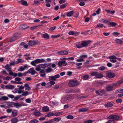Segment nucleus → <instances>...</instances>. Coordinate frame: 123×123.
I'll list each match as a JSON object with an SVG mask.
<instances>
[{"mask_svg": "<svg viewBox=\"0 0 123 123\" xmlns=\"http://www.w3.org/2000/svg\"><path fill=\"white\" fill-rule=\"evenodd\" d=\"M100 96H105L108 95L106 91L104 90V89L100 90Z\"/></svg>", "mask_w": 123, "mask_h": 123, "instance_id": "nucleus-8", "label": "nucleus"}, {"mask_svg": "<svg viewBox=\"0 0 123 123\" xmlns=\"http://www.w3.org/2000/svg\"><path fill=\"white\" fill-rule=\"evenodd\" d=\"M79 84V82L75 80H70L68 83V85L71 87L77 86Z\"/></svg>", "mask_w": 123, "mask_h": 123, "instance_id": "nucleus-1", "label": "nucleus"}, {"mask_svg": "<svg viewBox=\"0 0 123 123\" xmlns=\"http://www.w3.org/2000/svg\"><path fill=\"white\" fill-rule=\"evenodd\" d=\"M114 115H110L108 117L107 119H113Z\"/></svg>", "mask_w": 123, "mask_h": 123, "instance_id": "nucleus-57", "label": "nucleus"}, {"mask_svg": "<svg viewBox=\"0 0 123 123\" xmlns=\"http://www.w3.org/2000/svg\"><path fill=\"white\" fill-rule=\"evenodd\" d=\"M107 91H112L113 90V86L109 85L106 87V88Z\"/></svg>", "mask_w": 123, "mask_h": 123, "instance_id": "nucleus-16", "label": "nucleus"}, {"mask_svg": "<svg viewBox=\"0 0 123 123\" xmlns=\"http://www.w3.org/2000/svg\"><path fill=\"white\" fill-rule=\"evenodd\" d=\"M13 105L14 106H16L18 108L22 106L21 105L19 104L18 102L14 103Z\"/></svg>", "mask_w": 123, "mask_h": 123, "instance_id": "nucleus-31", "label": "nucleus"}, {"mask_svg": "<svg viewBox=\"0 0 123 123\" xmlns=\"http://www.w3.org/2000/svg\"><path fill=\"white\" fill-rule=\"evenodd\" d=\"M60 35H52L51 36V37L52 38H57L59 37Z\"/></svg>", "mask_w": 123, "mask_h": 123, "instance_id": "nucleus-53", "label": "nucleus"}, {"mask_svg": "<svg viewBox=\"0 0 123 123\" xmlns=\"http://www.w3.org/2000/svg\"><path fill=\"white\" fill-rule=\"evenodd\" d=\"M34 61L35 62V63L36 64L45 62V60L43 59H37L34 60Z\"/></svg>", "mask_w": 123, "mask_h": 123, "instance_id": "nucleus-11", "label": "nucleus"}, {"mask_svg": "<svg viewBox=\"0 0 123 123\" xmlns=\"http://www.w3.org/2000/svg\"><path fill=\"white\" fill-rule=\"evenodd\" d=\"M38 67H40L43 68H45L47 67L48 66V65L47 64L45 63L44 64H39L38 65Z\"/></svg>", "mask_w": 123, "mask_h": 123, "instance_id": "nucleus-15", "label": "nucleus"}, {"mask_svg": "<svg viewBox=\"0 0 123 123\" xmlns=\"http://www.w3.org/2000/svg\"><path fill=\"white\" fill-rule=\"evenodd\" d=\"M117 24L115 22H110L109 23V25H110L109 26V27H110L111 26H114L116 25H117Z\"/></svg>", "mask_w": 123, "mask_h": 123, "instance_id": "nucleus-29", "label": "nucleus"}, {"mask_svg": "<svg viewBox=\"0 0 123 123\" xmlns=\"http://www.w3.org/2000/svg\"><path fill=\"white\" fill-rule=\"evenodd\" d=\"M29 94V93H28V92L27 91H26L23 92V93L22 94V96H26Z\"/></svg>", "mask_w": 123, "mask_h": 123, "instance_id": "nucleus-47", "label": "nucleus"}, {"mask_svg": "<svg viewBox=\"0 0 123 123\" xmlns=\"http://www.w3.org/2000/svg\"><path fill=\"white\" fill-rule=\"evenodd\" d=\"M97 75H96V77L97 78H102L103 76V75L101 73L98 74V72L97 73Z\"/></svg>", "mask_w": 123, "mask_h": 123, "instance_id": "nucleus-27", "label": "nucleus"}, {"mask_svg": "<svg viewBox=\"0 0 123 123\" xmlns=\"http://www.w3.org/2000/svg\"><path fill=\"white\" fill-rule=\"evenodd\" d=\"M88 110V108H85L80 109L78 111L80 112H84L87 111Z\"/></svg>", "mask_w": 123, "mask_h": 123, "instance_id": "nucleus-14", "label": "nucleus"}, {"mask_svg": "<svg viewBox=\"0 0 123 123\" xmlns=\"http://www.w3.org/2000/svg\"><path fill=\"white\" fill-rule=\"evenodd\" d=\"M115 75L113 72H111L110 71L107 72L106 74V76L110 78H112L114 77Z\"/></svg>", "mask_w": 123, "mask_h": 123, "instance_id": "nucleus-4", "label": "nucleus"}, {"mask_svg": "<svg viewBox=\"0 0 123 123\" xmlns=\"http://www.w3.org/2000/svg\"><path fill=\"white\" fill-rule=\"evenodd\" d=\"M122 101L121 99H118L116 100V102L117 103H121Z\"/></svg>", "mask_w": 123, "mask_h": 123, "instance_id": "nucleus-46", "label": "nucleus"}, {"mask_svg": "<svg viewBox=\"0 0 123 123\" xmlns=\"http://www.w3.org/2000/svg\"><path fill=\"white\" fill-rule=\"evenodd\" d=\"M18 3H19L20 4L24 6H27L28 5L27 2L26 1L24 0H21V1H19Z\"/></svg>", "mask_w": 123, "mask_h": 123, "instance_id": "nucleus-10", "label": "nucleus"}, {"mask_svg": "<svg viewBox=\"0 0 123 123\" xmlns=\"http://www.w3.org/2000/svg\"><path fill=\"white\" fill-rule=\"evenodd\" d=\"M39 43L37 40H34L29 41L28 43L29 46H31L33 45H37Z\"/></svg>", "mask_w": 123, "mask_h": 123, "instance_id": "nucleus-3", "label": "nucleus"}, {"mask_svg": "<svg viewBox=\"0 0 123 123\" xmlns=\"http://www.w3.org/2000/svg\"><path fill=\"white\" fill-rule=\"evenodd\" d=\"M49 80L55 81L56 80V78L60 77V76L59 74H57L54 76H49Z\"/></svg>", "mask_w": 123, "mask_h": 123, "instance_id": "nucleus-5", "label": "nucleus"}, {"mask_svg": "<svg viewBox=\"0 0 123 123\" xmlns=\"http://www.w3.org/2000/svg\"><path fill=\"white\" fill-rule=\"evenodd\" d=\"M2 73L3 74H6V75H8V74L6 73V71L5 70H3L2 71Z\"/></svg>", "mask_w": 123, "mask_h": 123, "instance_id": "nucleus-61", "label": "nucleus"}, {"mask_svg": "<svg viewBox=\"0 0 123 123\" xmlns=\"http://www.w3.org/2000/svg\"><path fill=\"white\" fill-rule=\"evenodd\" d=\"M17 112L16 110H14L12 112V116L13 117H14L17 116Z\"/></svg>", "mask_w": 123, "mask_h": 123, "instance_id": "nucleus-26", "label": "nucleus"}, {"mask_svg": "<svg viewBox=\"0 0 123 123\" xmlns=\"http://www.w3.org/2000/svg\"><path fill=\"white\" fill-rule=\"evenodd\" d=\"M8 96L11 98H14V96L10 94L8 95Z\"/></svg>", "mask_w": 123, "mask_h": 123, "instance_id": "nucleus-62", "label": "nucleus"}, {"mask_svg": "<svg viewBox=\"0 0 123 123\" xmlns=\"http://www.w3.org/2000/svg\"><path fill=\"white\" fill-rule=\"evenodd\" d=\"M92 120H86L84 122V123H92Z\"/></svg>", "mask_w": 123, "mask_h": 123, "instance_id": "nucleus-45", "label": "nucleus"}, {"mask_svg": "<svg viewBox=\"0 0 123 123\" xmlns=\"http://www.w3.org/2000/svg\"><path fill=\"white\" fill-rule=\"evenodd\" d=\"M38 121L36 119H33L31 120L30 123H37Z\"/></svg>", "mask_w": 123, "mask_h": 123, "instance_id": "nucleus-33", "label": "nucleus"}, {"mask_svg": "<svg viewBox=\"0 0 123 123\" xmlns=\"http://www.w3.org/2000/svg\"><path fill=\"white\" fill-rule=\"evenodd\" d=\"M76 47L77 48H80L82 47V46H81V44L79 43L76 46Z\"/></svg>", "mask_w": 123, "mask_h": 123, "instance_id": "nucleus-51", "label": "nucleus"}, {"mask_svg": "<svg viewBox=\"0 0 123 123\" xmlns=\"http://www.w3.org/2000/svg\"><path fill=\"white\" fill-rule=\"evenodd\" d=\"M72 93H75L80 92V90L79 88L72 89Z\"/></svg>", "mask_w": 123, "mask_h": 123, "instance_id": "nucleus-22", "label": "nucleus"}, {"mask_svg": "<svg viewBox=\"0 0 123 123\" xmlns=\"http://www.w3.org/2000/svg\"><path fill=\"white\" fill-rule=\"evenodd\" d=\"M74 13V12L73 11H71L68 12L67 13V16L68 17H71Z\"/></svg>", "mask_w": 123, "mask_h": 123, "instance_id": "nucleus-28", "label": "nucleus"}, {"mask_svg": "<svg viewBox=\"0 0 123 123\" xmlns=\"http://www.w3.org/2000/svg\"><path fill=\"white\" fill-rule=\"evenodd\" d=\"M42 37H43L46 39H48L49 38V35L46 33L42 34Z\"/></svg>", "mask_w": 123, "mask_h": 123, "instance_id": "nucleus-18", "label": "nucleus"}, {"mask_svg": "<svg viewBox=\"0 0 123 123\" xmlns=\"http://www.w3.org/2000/svg\"><path fill=\"white\" fill-rule=\"evenodd\" d=\"M84 61L83 59V58H80L79 59H77L76 60V61L77 62H81L82 61Z\"/></svg>", "mask_w": 123, "mask_h": 123, "instance_id": "nucleus-54", "label": "nucleus"}, {"mask_svg": "<svg viewBox=\"0 0 123 123\" xmlns=\"http://www.w3.org/2000/svg\"><path fill=\"white\" fill-rule=\"evenodd\" d=\"M122 82L121 80H119L116 83L113 84L112 85L113 86H119Z\"/></svg>", "mask_w": 123, "mask_h": 123, "instance_id": "nucleus-13", "label": "nucleus"}, {"mask_svg": "<svg viewBox=\"0 0 123 123\" xmlns=\"http://www.w3.org/2000/svg\"><path fill=\"white\" fill-rule=\"evenodd\" d=\"M15 80L17 81H19L21 80V79L19 77H16L15 78Z\"/></svg>", "mask_w": 123, "mask_h": 123, "instance_id": "nucleus-59", "label": "nucleus"}, {"mask_svg": "<svg viewBox=\"0 0 123 123\" xmlns=\"http://www.w3.org/2000/svg\"><path fill=\"white\" fill-rule=\"evenodd\" d=\"M5 68L6 69L8 72L11 70V68L7 66H5Z\"/></svg>", "mask_w": 123, "mask_h": 123, "instance_id": "nucleus-43", "label": "nucleus"}, {"mask_svg": "<svg viewBox=\"0 0 123 123\" xmlns=\"http://www.w3.org/2000/svg\"><path fill=\"white\" fill-rule=\"evenodd\" d=\"M33 114L36 117H38L41 115V113L39 111H35L33 113Z\"/></svg>", "mask_w": 123, "mask_h": 123, "instance_id": "nucleus-24", "label": "nucleus"}, {"mask_svg": "<svg viewBox=\"0 0 123 123\" xmlns=\"http://www.w3.org/2000/svg\"><path fill=\"white\" fill-rule=\"evenodd\" d=\"M20 36V34L19 33L15 34L11 38L10 42H11L14 41L18 38Z\"/></svg>", "mask_w": 123, "mask_h": 123, "instance_id": "nucleus-2", "label": "nucleus"}, {"mask_svg": "<svg viewBox=\"0 0 123 123\" xmlns=\"http://www.w3.org/2000/svg\"><path fill=\"white\" fill-rule=\"evenodd\" d=\"M68 4V3H66L63 4L61 6L60 8L61 9H63L64 8L66 7L67 5Z\"/></svg>", "mask_w": 123, "mask_h": 123, "instance_id": "nucleus-39", "label": "nucleus"}, {"mask_svg": "<svg viewBox=\"0 0 123 123\" xmlns=\"http://www.w3.org/2000/svg\"><path fill=\"white\" fill-rule=\"evenodd\" d=\"M61 119V118L60 117L55 118L53 119L54 121L58 122L60 121Z\"/></svg>", "mask_w": 123, "mask_h": 123, "instance_id": "nucleus-34", "label": "nucleus"}, {"mask_svg": "<svg viewBox=\"0 0 123 123\" xmlns=\"http://www.w3.org/2000/svg\"><path fill=\"white\" fill-rule=\"evenodd\" d=\"M105 68V67L104 66H101L99 67L98 69L99 70L102 71L104 70Z\"/></svg>", "mask_w": 123, "mask_h": 123, "instance_id": "nucleus-44", "label": "nucleus"}, {"mask_svg": "<svg viewBox=\"0 0 123 123\" xmlns=\"http://www.w3.org/2000/svg\"><path fill=\"white\" fill-rule=\"evenodd\" d=\"M117 43L119 44H123V41L119 39H117L115 40Z\"/></svg>", "mask_w": 123, "mask_h": 123, "instance_id": "nucleus-19", "label": "nucleus"}, {"mask_svg": "<svg viewBox=\"0 0 123 123\" xmlns=\"http://www.w3.org/2000/svg\"><path fill=\"white\" fill-rule=\"evenodd\" d=\"M68 64L67 63L64 61H60L58 63L57 65L59 66H66Z\"/></svg>", "mask_w": 123, "mask_h": 123, "instance_id": "nucleus-6", "label": "nucleus"}, {"mask_svg": "<svg viewBox=\"0 0 123 123\" xmlns=\"http://www.w3.org/2000/svg\"><path fill=\"white\" fill-rule=\"evenodd\" d=\"M85 3L83 1H81L79 3V5L81 6H84L85 5Z\"/></svg>", "mask_w": 123, "mask_h": 123, "instance_id": "nucleus-55", "label": "nucleus"}, {"mask_svg": "<svg viewBox=\"0 0 123 123\" xmlns=\"http://www.w3.org/2000/svg\"><path fill=\"white\" fill-rule=\"evenodd\" d=\"M62 112H58L56 113H54V116H58L62 115Z\"/></svg>", "mask_w": 123, "mask_h": 123, "instance_id": "nucleus-36", "label": "nucleus"}, {"mask_svg": "<svg viewBox=\"0 0 123 123\" xmlns=\"http://www.w3.org/2000/svg\"><path fill=\"white\" fill-rule=\"evenodd\" d=\"M72 98V96L70 95L66 96L63 98V99L66 101L67 100L71 99Z\"/></svg>", "mask_w": 123, "mask_h": 123, "instance_id": "nucleus-17", "label": "nucleus"}, {"mask_svg": "<svg viewBox=\"0 0 123 123\" xmlns=\"http://www.w3.org/2000/svg\"><path fill=\"white\" fill-rule=\"evenodd\" d=\"M20 27L22 29H25L28 27L27 26L25 25H21Z\"/></svg>", "mask_w": 123, "mask_h": 123, "instance_id": "nucleus-32", "label": "nucleus"}, {"mask_svg": "<svg viewBox=\"0 0 123 123\" xmlns=\"http://www.w3.org/2000/svg\"><path fill=\"white\" fill-rule=\"evenodd\" d=\"M18 75L19 77H21L23 76V74L19 72L18 73Z\"/></svg>", "mask_w": 123, "mask_h": 123, "instance_id": "nucleus-64", "label": "nucleus"}, {"mask_svg": "<svg viewBox=\"0 0 123 123\" xmlns=\"http://www.w3.org/2000/svg\"><path fill=\"white\" fill-rule=\"evenodd\" d=\"M66 118L68 119H73L74 117L72 115H69L67 116L66 117Z\"/></svg>", "mask_w": 123, "mask_h": 123, "instance_id": "nucleus-42", "label": "nucleus"}, {"mask_svg": "<svg viewBox=\"0 0 123 123\" xmlns=\"http://www.w3.org/2000/svg\"><path fill=\"white\" fill-rule=\"evenodd\" d=\"M113 105V104L111 102H109L106 104L105 105V106L107 108H109L112 107Z\"/></svg>", "mask_w": 123, "mask_h": 123, "instance_id": "nucleus-21", "label": "nucleus"}, {"mask_svg": "<svg viewBox=\"0 0 123 123\" xmlns=\"http://www.w3.org/2000/svg\"><path fill=\"white\" fill-rule=\"evenodd\" d=\"M113 34L114 36H118L120 34V33L118 32H114L113 33Z\"/></svg>", "mask_w": 123, "mask_h": 123, "instance_id": "nucleus-50", "label": "nucleus"}, {"mask_svg": "<svg viewBox=\"0 0 123 123\" xmlns=\"http://www.w3.org/2000/svg\"><path fill=\"white\" fill-rule=\"evenodd\" d=\"M109 58L110 59H116L117 58L114 55H111L109 57Z\"/></svg>", "mask_w": 123, "mask_h": 123, "instance_id": "nucleus-49", "label": "nucleus"}, {"mask_svg": "<svg viewBox=\"0 0 123 123\" xmlns=\"http://www.w3.org/2000/svg\"><path fill=\"white\" fill-rule=\"evenodd\" d=\"M54 116V113L52 112L48 113L45 116V117H48Z\"/></svg>", "mask_w": 123, "mask_h": 123, "instance_id": "nucleus-23", "label": "nucleus"}, {"mask_svg": "<svg viewBox=\"0 0 123 123\" xmlns=\"http://www.w3.org/2000/svg\"><path fill=\"white\" fill-rule=\"evenodd\" d=\"M43 111L45 112H47L49 111V107L47 106H44L43 108Z\"/></svg>", "mask_w": 123, "mask_h": 123, "instance_id": "nucleus-25", "label": "nucleus"}, {"mask_svg": "<svg viewBox=\"0 0 123 123\" xmlns=\"http://www.w3.org/2000/svg\"><path fill=\"white\" fill-rule=\"evenodd\" d=\"M82 79L83 80H87L90 79V77L88 74H86L82 76Z\"/></svg>", "mask_w": 123, "mask_h": 123, "instance_id": "nucleus-12", "label": "nucleus"}, {"mask_svg": "<svg viewBox=\"0 0 123 123\" xmlns=\"http://www.w3.org/2000/svg\"><path fill=\"white\" fill-rule=\"evenodd\" d=\"M18 121V119L15 118H13L11 120V122L12 123H16Z\"/></svg>", "mask_w": 123, "mask_h": 123, "instance_id": "nucleus-30", "label": "nucleus"}, {"mask_svg": "<svg viewBox=\"0 0 123 123\" xmlns=\"http://www.w3.org/2000/svg\"><path fill=\"white\" fill-rule=\"evenodd\" d=\"M90 41H84L81 43V46L82 47H86L87 45L90 43Z\"/></svg>", "mask_w": 123, "mask_h": 123, "instance_id": "nucleus-7", "label": "nucleus"}, {"mask_svg": "<svg viewBox=\"0 0 123 123\" xmlns=\"http://www.w3.org/2000/svg\"><path fill=\"white\" fill-rule=\"evenodd\" d=\"M119 118V117L118 116L115 115H114L113 119L116 120H117Z\"/></svg>", "mask_w": 123, "mask_h": 123, "instance_id": "nucleus-38", "label": "nucleus"}, {"mask_svg": "<svg viewBox=\"0 0 123 123\" xmlns=\"http://www.w3.org/2000/svg\"><path fill=\"white\" fill-rule=\"evenodd\" d=\"M72 74V72L70 71H68L67 72V75L69 76H70Z\"/></svg>", "mask_w": 123, "mask_h": 123, "instance_id": "nucleus-63", "label": "nucleus"}, {"mask_svg": "<svg viewBox=\"0 0 123 123\" xmlns=\"http://www.w3.org/2000/svg\"><path fill=\"white\" fill-rule=\"evenodd\" d=\"M52 69L51 68H49L46 69L47 72L48 73L50 72L52 70Z\"/></svg>", "mask_w": 123, "mask_h": 123, "instance_id": "nucleus-52", "label": "nucleus"}, {"mask_svg": "<svg viewBox=\"0 0 123 123\" xmlns=\"http://www.w3.org/2000/svg\"><path fill=\"white\" fill-rule=\"evenodd\" d=\"M26 102L27 103H30L31 102V101L30 99L28 98L25 99Z\"/></svg>", "mask_w": 123, "mask_h": 123, "instance_id": "nucleus-58", "label": "nucleus"}, {"mask_svg": "<svg viewBox=\"0 0 123 123\" xmlns=\"http://www.w3.org/2000/svg\"><path fill=\"white\" fill-rule=\"evenodd\" d=\"M98 72H93L90 74L92 76H96Z\"/></svg>", "mask_w": 123, "mask_h": 123, "instance_id": "nucleus-40", "label": "nucleus"}, {"mask_svg": "<svg viewBox=\"0 0 123 123\" xmlns=\"http://www.w3.org/2000/svg\"><path fill=\"white\" fill-rule=\"evenodd\" d=\"M5 87L6 89H12L15 87L14 86L12 85H6L5 86Z\"/></svg>", "mask_w": 123, "mask_h": 123, "instance_id": "nucleus-20", "label": "nucleus"}, {"mask_svg": "<svg viewBox=\"0 0 123 123\" xmlns=\"http://www.w3.org/2000/svg\"><path fill=\"white\" fill-rule=\"evenodd\" d=\"M34 68H32L30 69H29L28 71H27V73H28L29 74L30 73H31L33 69Z\"/></svg>", "mask_w": 123, "mask_h": 123, "instance_id": "nucleus-48", "label": "nucleus"}, {"mask_svg": "<svg viewBox=\"0 0 123 123\" xmlns=\"http://www.w3.org/2000/svg\"><path fill=\"white\" fill-rule=\"evenodd\" d=\"M8 98L6 96H2L0 98V100H6L8 99Z\"/></svg>", "mask_w": 123, "mask_h": 123, "instance_id": "nucleus-35", "label": "nucleus"}, {"mask_svg": "<svg viewBox=\"0 0 123 123\" xmlns=\"http://www.w3.org/2000/svg\"><path fill=\"white\" fill-rule=\"evenodd\" d=\"M68 54V52L66 50L59 51L58 52V54L59 55H66Z\"/></svg>", "mask_w": 123, "mask_h": 123, "instance_id": "nucleus-9", "label": "nucleus"}, {"mask_svg": "<svg viewBox=\"0 0 123 123\" xmlns=\"http://www.w3.org/2000/svg\"><path fill=\"white\" fill-rule=\"evenodd\" d=\"M79 15V12H77L76 13H75V14L73 16V17H74L77 18L78 17V15Z\"/></svg>", "mask_w": 123, "mask_h": 123, "instance_id": "nucleus-56", "label": "nucleus"}, {"mask_svg": "<svg viewBox=\"0 0 123 123\" xmlns=\"http://www.w3.org/2000/svg\"><path fill=\"white\" fill-rule=\"evenodd\" d=\"M65 92L66 93H72V89H68L66 90L65 91Z\"/></svg>", "mask_w": 123, "mask_h": 123, "instance_id": "nucleus-37", "label": "nucleus"}, {"mask_svg": "<svg viewBox=\"0 0 123 123\" xmlns=\"http://www.w3.org/2000/svg\"><path fill=\"white\" fill-rule=\"evenodd\" d=\"M74 31H70L68 32V34L70 35H74Z\"/></svg>", "mask_w": 123, "mask_h": 123, "instance_id": "nucleus-60", "label": "nucleus"}, {"mask_svg": "<svg viewBox=\"0 0 123 123\" xmlns=\"http://www.w3.org/2000/svg\"><path fill=\"white\" fill-rule=\"evenodd\" d=\"M104 26L103 24L98 23L96 27L99 28H102Z\"/></svg>", "mask_w": 123, "mask_h": 123, "instance_id": "nucleus-41", "label": "nucleus"}]
</instances>
